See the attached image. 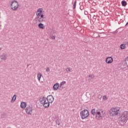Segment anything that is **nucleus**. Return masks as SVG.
Masks as SVG:
<instances>
[{
    "label": "nucleus",
    "instance_id": "b1692460",
    "mask_svg": "<svg viewBox=\"0 0 128 128\" xmlns=\"http://www.w3.org/2000/svg\"><path fill=\"white\" fill-rule=\"evenodd\" d=\"M66 84V82L65 81L62 82L60 84V88H62V86H64V84Z\"/></svg>",
    "mask_w": 128,
    "mask_h": 128
},
{
    "label": "nucleus",
    "instance_id": "412c9836",
    "mask_svg": "<svg viewBox=\"0 0 128 128\" xmlns=\"http://www.w3.org/2000/svg\"><path fill=\"white\" fill-rule=\"evenodd\" d=\"M56 124H58V126H60V122H62V120L60 119H57L56 121Z\"/></svg>",
    "mask_w": 128,
    "mask_h": 128
},
{
    "label": "nucleus",
    "instance_id": "393cba45",
    "mask_svg": "<svg viewBox=\"0 0 128 128\" xmlns=\"http://www.w3.org/2000/svg\"><path fill=\"white\" fill-rule=\"evenodd\" d=\"M37 12H40V14H42V8H38L37 10Z\"/></svg>",
    "mask_w": 128,
    "mask_h": 128
},
{
    "label": "nucleus",
    "instance_id": "ddd939ff",
    "mask_svg": "<svg viewBox=\"0 0 128 128\" xmlns=\"http://www.w3.org/2000/svg\"><path fill=\"white\" fill-rule=\"evenodd\" d=\"M26 102H22L20 104V108H26Z\"/></svg>",
    "mask_w": 128,
    "mask_h": 128
},
{
    "label": "nucleus",
    "instance_id": "9b49d317",
    "mask_svg": "<svg viewBox=\"0 0 128 128\" xmlns=\"http://www.w3.org/2000/svg\"><path fill=\"white\" fill-rule=\"evenodd\" d=\"M58 88H60V84H58V83H56L53 86V90H58Z\"/></svg>",
    "mask_w": 128,
    "mask_h": 128
},
{
    "label": "nucleus",
    "instance_id": "a211bd4d",
    "mask_svg": "<svg viewBox=\"0 0 128 128\" xmlns=\"http://www.w3.org/2000/svg\"><path fill=\"white\" fill-rule=\"evenodd\" d=\"M121 4H122V6H126V4H128L126 3V2L125 0H122L121 2Z\"/></svg>",
    "mask_w": 128,
    "mask_h": 128
},
{
    "label": "nucleus",
    "instance_id": "f8f14e48",
    "mask_svg": "<svg viewBox=\"0 0 128 128\" xmlns=\"http://www.w3.org/2000/svg\"><path fill=\"white\" fill-rule=\"evenodd\" d=\"M0 58L2 60H6L8 58V56L6 54H3L0 56Z\"/></svg>",
    "mask_w": 128,
    "mask_h": 128
},
{
    "label": "nucleus",
    "instance_id": "f3484780",
    "mask_svg": "<svg viewBox=\"0 0 128 128\" xmlns=\"http://www.w3.org/2000/svg\"><path fill=\"white\" fill-rule=\"evenodd\" d=\"M37 76H38V80L40 82V78H42V73L40 72L38 73Z\"/></svg>",
    "mask_w": 128,
    "mask_h": 128
},
{
    "label": "nucleus",
    "instance_id": "4468645a",
    "mask_svg": "<svg viewBox=\"0 0 128 128\" xmlns=\"http://www.w3.org/2000/svg\"><path fill=\"white\" fill-rule=\"evenodd\" d=\"M98 110H96V109H92V110H91V114H93V116H94L96 114V112H98Z\"/></svg>",
    "mask_w": 128,
    "mask_h": 128
},
{
    "label": "nucleus",
    "instance_id": "7c9ffc66",
    "mask_svg": "<svg viewBox=\"0 0 128 128\" xmlns=\"http://www.w3.org/2000/svg\"><path fill=\"white\" fill-rule=\"evenodd\" d=\"M51 38H52V40H56V36H52Z\"/></svg>",
    "mask_w": 128,
    "mask_h": 128
},
{
    "label": "nucleus",
    "instance_id": "4be33fe9",
    "mask_svg": "<svg viewBox=\"0 0 128 128\" xmlns=\"http://www.w3.org/2000/svg\"><path fill=\"white\" fill-rule=\"evenodd\" d=\"M125 48H126V44H122L120 46V48H121V50H124Z\"/></svg>",
    "mask_w": 128,
    "mask_h": 128
},
{
    "label": "nucleus",
    "instance_id": "f03ea898",
    "mask_svg": "<svg viewBox=\"0 0 128 128\" xmlns=\"http://www.w3.org/2000/svg\"><path fill=\"white\" fill-rule=\"evenodd\" d=\"M39 100L40 104L44 105V108H48V106H50V103L47 100L46 102V98H45L44 96H41Z\"/></svg>",
    "mask_w": 128,
    "mask_h": 128
},
{
    "label": "nucleus",
    "instance_id": "5701e85b",
    "mask_svg": "<svg viewBox=\"0 0 128 128\" xmlns=\"http://www.w3.org/2000/svg\"><path fill=\"white\" fill-rule=\"evenodd\" d=\"M76 0L73 4V10L76 9Z\"/></svg>",
    "mask_w": 128,
    "mask_h": 128
},
{
    "label": "nucleus",
    "instance_id": "6e6552de",
    "mask_svg": "<svg viewBox=\"0 0 128 128\" xmlns=\"http://www.w3.org/2000/svg\"><path fill=\"white\" fill-rule=\"evenodd\" d=\"M38 20L39 22H44V19L40 18V16H38L34 20V24H38Z\"/></svg>",
    "mask_w": 128,
    "mask_h": 128
},
{
    "label": "nucleus",
    "instance_id": "f257e3e1",
    "mask_svg": "<svg viewBox=\"0 0 128 128\" xmlns=\"http://www.w3.org/2000/svg\"><path fill=\"white\" fill-rule=\"evenodd\" d=\"M128 120V112L124 111L122 112L120 118V124H124L127 122Z\"/></svg>",
    "mask_w": 128,
    "mask_h": 128
},
{
    "label": "nucleus",
    "instance_id": "c85d7f7f",
    "mask_svg": "<svg viewBox=\"0 0 128 128\" xmlns=\"http://www.w3.org/2000/svg\"><path fill=\"white\" fill-rule=\"evenodd\" d=\"M50 70L49 68H47L46 70V72H50Z\"/></svg>",
    "mask_w": 128,
    "mask_h": 128
},
{
    "label": "nucleus",
    "instance_id": "7ed1b4c3",
    "mask_svg": "<svg viewBox=\"0 0 128 128\" xmlns=\"http://www.w3.org/2000/svg\"><path fill=\"white\" fill-rule=\"evenodd\" d=\"M118 114H120V110L116 108H111L109 113L110 116H118Z\"/></svg>",
    "mask_w": 128,
    "mask_h": 128
},
{
    "label": "nucleus",
    "instance_id": "0eeeda50",
    "mask_svg": "<svg viewBox=\"0 0 128 128\" xmlns=\"http://www.w3.org/2000/svg\"><path fill=\"white\" fill-rule=\"evenodd\" d=\"M46 100L50 104H52V102H54V96H52V95H49L47 96Z\"/></svg>",
    "mask_w": 128,
    "mask_h": 128
},
{
    "label": "nucleus",
    "instance_id": "c9c22d12",
    "mask_svg": "<svg viewBox=\"0 0 128 128\" xmlns=\"http://www.w3.org/2000/svg\"><path fill=\"white\" fill-rule=\"evenodd\" d=\"M62 88H63L62 86Z\"/></svg>",
    "mask_w": 128,
    "mask_h": 128
},
{
    "label": "nucleus",
    "instance_id": "2f4dec72",
    "mask_svg": "<svg viewBox=\"0 0 128 128\" xmlns=\"http://www.w3.org/2000/svg\"><path fill=\"white\" fill-rule=\"evenodd\" d=\"M118 32L116 31V32H112V34H116Z\"/></svg>",
    "mask_w": 128,
    "mask_h": 128
},
{
    "label": "nucleus",
    "instance_id": "f704fd0d",
    "mask_svg": "<svg viewBox=\"0 0 128 128\" xmlns=\"http://www.w3.org/2000/svg\"><path fill=\"white\" fill-rule=\"evenodd\" d=\"M0 50H2V48H0Z\"/></svg>",
    "mask_w": 128,
    "mask_h": 128
},
{
    "label": "nucleus",
    "instance_id": "72a5a7b5",
    "mask_svg": "<svg viewBox=\"0 0 128 128\" xmlns=\"http://www.w3.org/2000/svg\"><path fill=\"white\" fill-rule=\"evenodd\" d=\"M102 114L104 116V114L105 112H104V111H102Z\"/></svg>",
    "mask_w": 128,
    "mask_h": 128
},
{
    "label": "nucleus",
    "instance_id": "dca6fc26",
    "mask_svg": "<svg viewBox=\"0 0 128 128\" xmlns=\"http://www.w3.org/2000/svg\"><path fill=\"white\" fill-rule=\"evenodd\" d=\"M16 94H14V96L12 98L11 102H16Z\"/></svg>",
    "mask_w": 128,
    "mask_h": 128
},
{
    "label": "nucleus",
    "instance_id": "6ab92c4d",
    "mask_svg": "<svg viewBox=\"0 0 128 128\" xmlns=\"http://www.w3.org/2000/svg\"><path fill=\"white\" fill-rule=\"evenodd\" d=\"M72 68L69 67L66 68V72L68 74L69 72H72Z\"/></svg>",
    "mask_w": 128,
    "mask_h": 128
},
{
    "label": "nucleus",
    "instance_id": "bb28decb",
    "mask_svg": "<svg viewBox=\"0 0 128 128\" xmlns=\"http://www.w3.org/2000/svg\"><path fill=\"white\" fill-rule=\"evenodd\" d=\"M36 14L37 15V16H40V13L39 12H36Z\"/></svg>",
    "mask_w": 128,
    "mask_h": 128
},
{
    "label": "nucleus",
    "instance_id": "aec40b11",
    "mask_svg": "<svg viewBox=\"0 0 128 128\" xmlns=\"http://www.w3.org/2000/svg\"><path fill=\"white\" fill-rule=\"evenodd\" d=\"M6 116V113H4V112L0 114L1 118H4Z\"/></svg>",
    "mask_w": 128,
    "mask_h": 128
},
{
    "label": "nucleus",
    "instance_id": "39448f33",
    "mask_svg": "<svg viewBox=\"0 0 128 128\" xmlns=\"http://www.w3.org/2000/svg\"><path fill=\"white\" fill-rule=\"evenodd\" d=\"M80 114L81 118L84 120V118H86L90 116V113L87 110H84L80 112Z\"/></svg>",
    "mask_w": 128,
    "mask_h": 128
},
{
    "label": "nucleus",
    "instance_id": "423d86ee",
    "mask_svg": "<svg viewBox=\"0 0 128 128\" xmlns=\"http://www.w3.org/2000/svg\"><path fill=\"white\" fill-rule=\"evenodd\" d=\"M26 112L27 114H30L32 116V106L30 105L28 106L26 109Z\"/></svg>",
    "mask_w": 128,
    "mask_h": 128
},
{
    "label": "nucleus",
    "instance_id": "9d476101",
    "mask_svg": "<svg viewBox=\"0 0 128 128\" xmlns=\"http://www.w3.org/2000/svg\"><path fill=\"white\" fill-rule=\"evenodd\" d=\"M114 62V59L112 58V56H108L106 58V64H112Z\"/></svg>",
    "mask_w": 128,
    "mask_h": 128
},
{
    "label": "nucleus",
    "instance_id": "1a4fd4ad",
    "mask_svg": "<svg viewBox=\"0 0 128 128\" xmlns=\"http://www.w3.org/2000/svg\"><path fill=\"white\" fill-rule=\"evenodd\" d=\"M96 118L98 120H102V116L100 112L98 111V112H96Z\"/></svg>",
    "mask_w": 128,
    "mask_h": 128
},
{
    "label": "nucleus",
    "instance_id": "473e14b6",
    "mask_svg": "<svg viewBox=\"0 0 128 128\" xmlns=\"http://www.w3.org/2000/svg\"><path fill=\"white\" fill-rule=\"evenodd\" d=\"M93 18H94V20H96V16H93Z\"/></svg>",
    "mask_w": 128,
    "mask_h": 128
},
{
    "label": "nucleus",
    "instance_id": "2eb2a0df",
    "mask_svg": "<svg viewBox=\"0 0 128 128\" xmlns=\"http://www.w3.org/2000/svg\"><path fill=\"white\" fill-rule=\"evenodd\" d=\"M38 27L41 30H44V25L42 23H40L38 24Z\"/></svg>",
    "mask_w": 128,
    "mask_h": 128
},
{
    "label": "nucleus",
    "instance_id": "c756f323",
    "mask_svg": "<svg viewBox=\"0 0 128 128\" xmlns=\"http://www.w3.org/2000/svg\"><path fill=\"white\" fill-rule=\"evenodd\" d=\"M104 100H108V98H106V96H103Z\"/></svg>",
    "mask_w": 128,
    "mask_h": 128
},
{
    "label": "nucleus",
    "instance_id": "20e7f679",
    "mask_svg": "<svg viewBox=\"0 0 128 128\" xmlns=\"http://www.w3.org/2000/svg\"><path fill=\"white\" fill-rule=\"evenodd\" d=\"M10 8L12 10H16L18 8V2L16 0L12 2Z\"/></svg>",
    "mask_w": 128,
    "mask_h": 128
},
{
    "label": "nucleus",
    "instance_id": "a878e982",
    "mask_svg": "<svg viewBox=\"0 0 128 128\" xmlns=\"http://www.w3.org/2000/svg\"><path fill=\"white\" fill-rule=\"evenodd\" d=\"M89 78H90V80H94V74H90L89 76Z\"/></svg>",
    "mask_w": 128,
    "mask_h": 128
},
{
    "label": "nucleus",
    "instance_id": "cd10ccee",
    "mask_svg": "<svg viewBox=\"0 0 128 128\" xmlns=\"http://www.w3.org/2000/svg\"><path fill=\"white\" fill-rule=\"evenodd\" d=\"M40 18L44 19V16L42 14H41L40 15Z\"/></svg>",
    "mask_w": 128,
    "mask_h": 128
}]
</instances>
